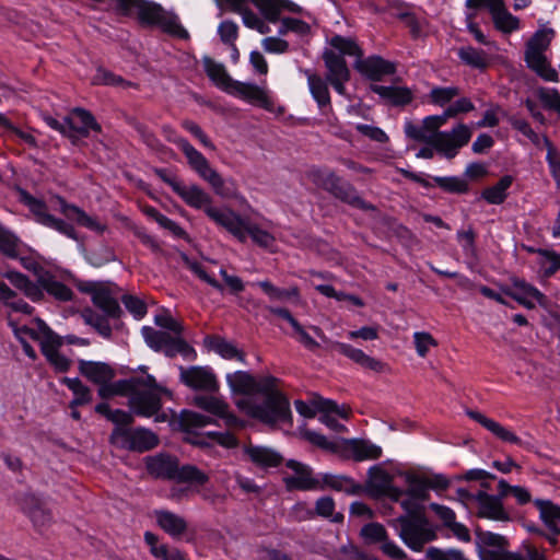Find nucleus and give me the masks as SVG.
Here are the masks:
<instances>
[{
	"mask_svg": "<svg viewBox=\"0 0 560 560\" xmlns=\"http://www.w3.org/2000/svg\"><path fill=\"white\" fill-rule=\"evenodd\" d=\"M315 512L318 516L329 518L334 523H342L343 514L335 513V501L331 497H322L315 503Z\"/></svg>",
	"mask_w": 560,
	"mask_h": 560,
	"instance_id": "55",
	"label": "nucleus"
},
{
	"mask_svg": "<svg viewBox=\"0 0 560 560\" xmlns=\"http://www.w3.org/2000/svg\"><path fill=\"white\" fill-rule=\"evenodd\" d=\"M512 287L513 290L509 291L508 295L528 310L535 307V303L530 299L535 300L540 305L546 303L545 294L523 279H512Z\"/></svg>",
	"mask_w": 560,
	"mask_h": 560,
	"instance_id": "22",
	"label": "nucleus"
},
{
	"mask_svg": "<svg viewBox=\"0 0 560 560\" xmlns=\"http://www.w3.org/2000/svg\"><path fill=\"white\" fill-rule=\"evenodd\" d=\"M331 348L365 369L375 372H382L384 370L385 364L383 362L369 357L362 350L355 349L351 345L336 341L331 345Z\"/></svg>",
	"mask_w": 560,
	"mask_h": 560,
	"instance_id": "30",
	"label": "nucleus"
},
{
	"mask_svg": "<svg viewBox=\"0 0 560 560\" xmlns=\"http://www.w3.org/2000/svg\"><path fill=\"white\" fill-rule=\"evenodd\" d=\"M370 89L373 93L394 106H405L410 104L413 100L412 91L406 86L372 84Z\"/></svg>",
	"mask_w": 560,
	"mask_h": 560,
	"instance_id": "31",
	"label": "nucleus"
},
{
	"mask_svg": "<svg viewBox=\"0 0 560 560\" xmlns=\"http://www.w3.org/2000/svg\"><path fill=\"white\" fill-rule=\"evenodd\" d=\"M229 92L249 103L257 104L265 108H268L270 105V101L266 91L254 83L234 81Z\"/></svg>",
	"mask_w": 560,
	"mask_h": 560,
	"instance_id": "29",
	"label": "nucleus"
},
{
	"mask_svg": "<svg viewBox=\"0 0 560 560\" xmlns=\"http://www.w3.org/2000/svg\"><path fill=\"white\" fill-rule=\"evenodd\" d=\"M535 506L539 510L540 517L553 535L560 534V506L549 500L536 499Z\"/></svg>",
	"mask_w": 560,
	"mask_h": 560,
	"instance_id": "39",
	"label": "nucleus"
},
{
	"mask_svg": "<svg viewBox=\"0 0 560 560\" xmlns=\"http://www.w3.org/2000/svg\"><path fill=\"white\" fill-rule=\"evenodd\" d=\"M78 364L80 374L96 385L108 383L113 381L116 375L115 370L105 362L79 360Z\"/></svg>",
	"mask_w": 560,
	"mask_h": 560,
	"instance_id": "26",
	"label": "nucleus"
},
{
	"mask_svg": "<svg viewBox=\"0 0 560 560\" xmlns=\"http://www.w3.org/2000/svg\"><path fill=\"white\" fill-rule=\"evenodd\" d=\"M207 217L218 226L226 230L241 243H245L249 236L252 241L264 248L275 245V237L268 231L260 229L249 219L243 218L230 208L212 207L208 209Z\"/></svg>",
	"mask_w": 560,
	"mask_h": 560,
	"instance_id": "3",
	"label": "nucleus"
},
{
	"mask_svg": "<svg viewBox=\"0 0 560 560\" xmlns=\"http://www.w3.org/2000/svg\"><path fill=\"white\" fill-rule=\"evenodd\" d=\"M457 56L464 65L478 70H485L490 65V58L485 50L469 45L458 48Z\"/></svg>",
	"mask_w": 560,
	"mask_h": 560,
	"instance_id": "42",
	"label": "nucleus"
},
{
	"mask_svg": "<svg viewBox=\"0 0 560 560\" xmlns=\"http://www.w3.org/2000/svg\"><path fill=\"white\" fill-rule=\"evenodd\" d=\"M156 326L165 329V331L182 337L184 332V326L180 322L176 320L170 314H159L154 317Z\"/></svg>",
	"mask_w": 560,
	"mask_h": 560,
	"instance_id": "62",
	"label": "nucleus"
},
{
	"mask_svg": "<svg viewBox=\"0 0 560 560\" xmlns=\"http://www.w3.org/2000/svg\"><path fill=\"white\" fill-rule=\"evenodd\" d=\"M211 422V419L207 416L200 415L195 411L184 410L180 413L179 424L182 429L192 436L186 438V441L194 445L203 446L207 445L205 438L200 435H194L195 430L199 428H203Z\"/></svg>",
	"mask_w": 560,
	"mask_h": 560,
	"instance_id": "27",
	"label": "nucleus"
},
{
	"mask_svg": "<svg viewBox=\"0 0 560 560\" xmlns=\"http://www.w3.org/2000/svg\"><path fill=\"white\" fill-rule=\"evenodd\" d=\"M324 482L329 488L347 494H358L362 489L359 483L347 476L325 475Z\"/></svg>",
	"mask_w": 560,
	"mask_h": 560,
	"instance_id": "50",
	"label": "nucleus"
},
{
	"mask_svg": "<svg viewBox=\"0 0 560 560\" xmlns=\"http://www.w3.org/2000/svg\"><path fill=\"white\" fill-rule=\"evenodd\" d=\"M194 401L198 408L218 417L229 409V405L223 399L214 396H196Z\"/></svg>",
	"mask_w": 560,
	"mask_h": 560,
	"instance_id": "54",
	"label": "nucleus"
},
{
	"mask_svg": "<svg viewBox=\"0 0 560 560\" xmlns=\"http://www.w3.org/2000/svg\"><path fill=\"white\" fill-rule=\"evenodd\" d=\"M206 342L210 349L215 351L222 358L232 360L236 359L240 362H245V353L240 351L232 342L226 341L224 338L219 336L207 337Z\"/></svg>",
	"mask_w": 560,
	"mask_h": 560,
	"instance_id": "45",
	"label": "nucleus"
},
{
	"mask_svg": "<svg viewBox=\"0 0 560 560\" xmlns=\"http://www.w3.org/2000/svg\"><path fill=\"white\" fill-rule=\"evenodd\" d=\"M228 384L234 394L264 396L261 402L250 397L240 398L236 407L246 416L264 424L275 427L278 424H292V411L288 397L279 389L281 381L272 375L256 378L245 371H236L226 375Z\"/></svg>",
	"mask_w": 560,
	"mask_h": 560,
	"instance_id": "1",
	"label": "nucleus"
},
{
	"mask_svg": "<svg viewBox=\"0 0 560 560\" xmlns=\"http://www.w3.org/2000/svg\"><path fill=\"white\" fill-rule=\"evenodd\" d=\"M56 200L59 205V211L69 220H74L81 226L102 234L106 230V225L101 223L96 218L89 215L83 209L75 205L68 203L65 198L57 196Z\"/></svg>",
	"mask_w": 560,
	"mask_h": 560,
	"instance_id": "23",
	"label": "nucleus"
},
{
	"mask_svg": "<svg viewBox=\"0 0 560 560\" xmlns=\"http://www.w3.org/2000/svg\"><path fill=\"white\" fill-rule=\"evenodd\" d=\"M431 145L447 159L455 158L458 152L457 147L447 132H438V137H434Z\"/></svg>",
	"mask_w": 560,
	"mask_h": 560,
	"instance_id": "59",
	"label": "nucleus"
},
{
	"mask_svg": "<svg viewBox=\"0 0 560 560\" xmlns=\"http://www.w3.org/2000/svg\"><path fill=\"white\" fill-rule=\"evenodd\" d=\"M25 245L9 229L0 223V253L7 258H18L24 253Z\"/></svg>",
	"mask_w": 560,
	"mask_h": 560,
	"instance_id": "41",
	"label": "nucleus"
},
{
	"mask_svg": "<svg viewBox=\"0 0 560 560\" xmlns=\"http://www.w3.org/2000/svg\"><path fill=\"white\" fill-rule=\"evenodd\" d=\"M460 93L457 86H435L430 91V101L439 106H444Z\"/></svg>",
	"mask_w": 560,
	"mask_h": 560,
	"instance_id": "60",
	"label": "nucleus"
},
{
	"mask_svg": "<svg viewBox=\"0 0 560 560\" xmlns=\"http://www.w3.org/2000/svg\"><path fill=\"white\" fill-rule=\"evenodd\" d=\"M304 74L307 78L308 88L312 96L315 98L319 107H324L330 104V95L327 86V82L311 70H304Z\"/></svg>",
	"mask_w": 560,
	"mask_h": 560,
	"instance_id": "43",
	"label": "nucleus"
},
{
	"mask_svg": "<svg viewBox=\"0 0 560 560\" xmlns=\"http://www.w3.org/2000/svg\"><path fill=\"white\" fill-rule=\"evenodd\" d=\"M203 67L207 75L220 88L230 90L234 80L228 74L223 65L215 62L210 57L203 58Z\"/></svg>",
	"mask_w": 560,
	"mask_h": 560,
	"instance_id": "46",
	"label": "nucleus"
},
{
	"mask_svg": "<svg viewBox=\"0 0 560 560\" xmlns=\"http://www.w3.org/2000/svg\"><path fill=\"white\" fill-rule=\"evenodd\" d=\"M147 469L155 478L175 480L203 486L209 481V476L194 465L179 467L178 459L171 455L159 454L150 457Z\"/></svg>",
	"mask_w": 560,
	"mask_h": 560,
	"instance_id": "5",
	"label": "nucleus"
},
{
	"mask_svg": "<svg viewBox=\"0 0 560 560\" xmlns=\"http://www.w3.org/2000/svg\"><path fill=\"white\" fill-rule=\"evenodd\" d=\"M323 190L353 208L363 211H376L374 205L362 199L357 189L350 183L342 180L335 172L329 175Z\"/></svg>",
	"mask_w": 560,
	"mask_h": 560,
	"instance_id": "13",
	"label": "nucleus"
},
{
	"mask_svg": "<svg viewBox=\"0 0 560 560\" xmlns=\"http://www.w3.org/2000/svg\"><path fill=\"white\" fill-rule=\"evenodd\" d=\"M141 335L152 350L161 351L168 358H174L177 354L190 361L197 358L196 350L183 337L150 326H143Z\"/></svg>",
	"mask_w": 560,
	"mask_h": 560,
	"instance_id": "9",
	"label": "nucleus"
},
{
	"mask_svg": "<svg viewBox=\"0 0 560 560\" xmlns=\"http://www.w3.org/2000/svg\"><path fill=\"white\" fill-rule=\"evenodd\" d=\"M85 322L91 325L102 337L109 339L112 337V327L104 316L92 310H86L83 314Z\"/></svg>",
	"mask_w": 560,
	"mask_h": 560,
	"instance_id": "58",
	"label": "nucleus"
},
{
	"mask_svg": "<svg viewBox=\"0 0 560 560\" xmlns=\"http://www.w3.org/2000/svg\"><path fill=\"white\" fill-rule=\"evenodd\" d=\"M93 84L97 85H109L120 88L122 90L135 88L138 89V84L131 81L125 80L122 77L115 74L114 72L105 69L97 68L95 75L93 77Z\"/></svg>",
	"mask_w": 560,
	"mask_h": 560,
	"instance_id": "47",
	"label": "nucleus"
},
{
	"mask_svg": "<svg viewBox=\"0 0 560 560\" xmlns=\"http://www.w3.org/2000/svg\"><path fill=\"white\" fill-rule=\"evenodd\" d=\"M114 293L110 284L106 283L104 288L97 292L92 302L96 307L102 310L107 317L118 318L121 314V308Z\"/></svg>",
	"mask_w": 560,
	"mask_h": 560,
	"instance_id": "37",
	"label": "nucleus"
},
{
	"mask_svg": "<svg viewBox=\"0 0 560 560\" xmlns=\"http://www.w3.org/2000/svg\"><path fill=\"white\" fill-rule=\"evenodd\" d=\"M390 525L397 530L405 545L413 551H421L425 544L436 537L424 514L400 515L393 520Z\"/></svg>",
	"mask_w": 560,
	"mask_h": 560,
	"instance_id": "7",
	"label": "nucleus"
},
{
	"mask_svg": "<svg viewBox=\"0 0 560 560\" xmlns=\"http://www.w3.org/2000/svg\"><path fill=\"white\" fill-rule=\"evenodd\" d=\"M244 454L256 466L260 468L278 467L282 456L272 448L248 444L244 446Z\"/></svg>",
	"mask_w": 560,
	"mask_h": 560,
	"instance_id": "28",
	"label": "nucleus"
},
{
	"mask_svg": "<svg viewBox=\"0 0 560 560\" xmlns=\"http://www.w3.org/2000/svg\"><path fill=\"white\" fill-rule=\"evenodd\" d=\"M37 282L42 291H46L49 295L61 302H68L73 299V291L65 283L58 281L54 275L48 271L42 272Z\"/></svg>",
	"mask_w": 560,
	"mask_h": 560,
	"instance_id": "35",
	"label": "nucleus"
},
{
	"mask_svg": "<svg viewBox=\"0 0 560 560\" xmlns=\"http://www.w3.org/2000/svg\"><path fill=\"white\" fill-rule=\"evenodd\" d=\"M514 182L513 176L504 175L500 180L482 190L481 197L490 205H501L508 197V189Z\"/></svg>",
	"mask_w": 560,
	"mask_h": 560,
	"instance_id": "44",
	"label": "nucleus"
},
{
	"mask_svg": "<svg viewBox=\"0 0 560 560\" xmlns=\"http://www.w3.org/2000/svg\"><path fill=\"white\" fill-rule=\"evenodd\" d=\"M354 68L362 75L372 81H382L386 75L396 73V65L381 56H370L368 58H359L354 62Z\"/></svg>",
	"mask_w": 560,
	"mask_h": 560,
	"instance_id": "19",
	"label": "nucleus"
},
{
	"mask_svg": "<svg viewBox=\"0 0 560 560\" xmlns=\"http://www.w3.org/2000/svg\"><path fill=\"white\" fill-rule=\"evenodd\" d=\"M179 380L186 386L205 392H218L219 383L215 374L209 366H179Z\"/></svg>",
	"mask_w": 560,
	"mask_h": 560,
	"instance_id": "15",
	"label": "nucleus"
},
{
	"mask_svg": "<svg viewBox=\"0 0 560 560\" xmlns=\"http://www.w3.org/2000/svg\"><path fill=\"white\" fill-rule=\"evenodd\" d=\"M23 511L30 517L33 525L39 530L46 528L52 522L51 512L43 502L33 495L25 499Z\"/></svg>",
	"mask_w": 560,
	"mask_h": 560,
	"instance_id": "33",
	"label": "nucleus"
},
{
	"mask_svg": "<svg viewBox=\"0 0 560 560\" xmlns=\"http://www.w3.org/2000/svg\"><path fill=\"white\" fill-rule=\"evenodd\" d=\"M168 141L175 143L184 153L189 166L206 180L214 194L222 198H231L235 195L233 182L225 180L214 168L210 166L206 156L195 149L185 138H168Z\"/></svg>",
	"mask_w": 560,
	"mask_h": 560,
	"instance_id": "4",
	"label": "nucleus"
},
{
	"mask_svg": "<svg viewBox=\"0 0 560 560\" xmlns=\"http://www.w3.org/2000/svg\"><path fill=\"white\" fill-rule=\"evenodd\" d=\"M114 387L115 396H131L136 389L139 387H153L160 388V385L156 383L155 378L147 374L144 376H131L126 380H118L116 382H112Z\"/></svg>",
	"mask_w": 560,
	"mask_h": 560,
	"instance_id": "36",
	"label": "nucleus"
},
{
	"mask_svg": "<svg viewBox=\"0 0 560 560\" xmlns=\"http://www.w3.org/2000/svg\"><path fill=\"white\" fill-rule=\"evenodd\" d=\"M405 480L407 490H404V495L412 497L419 501H424L429 497V489L425 476L417 474H406Z\"/></svg>",
	"mask_w": 560,
	"mask_h": 560,
	"instance_id": "48",
	"label": "nucleus"
},
{
	"mask_svg": "<svg viewBox=\"0 0 560 560\" xmlns=\"http://www.w3.org/2000/svg\"><path fill=\"white\" fill-rule=\"evenodd\" d=\"M405 133L408 138L415 141L423 142L430 145L433 141V137L427 131L423 124L417 125L411 121L406 122Z\"/></svg>",
	"mask_w": 560,
	"mask_h": 560,
	"instance_id": "63",
	"label": "nucleus"
},
{
	"mask_svg": "<svg viewBox=\"0 0 560 560\" xmlns=\"http://www.w3.org/2000/svg\"><path fill=\"white\" fill-rule=\"evenodd\" d=\"M545 142L548 148L546 159L555 180L557 182L558 186H560V152L553 148L548 138H545Z\"/></svg>",
	"mask_w": 560,
	"mask_h": 560,
	"instance_id": "64",
	"label": "nucleus"
},
{
	"mask_svg": "<svg viewBox=\"0 0 560 560\" xmlns=\"http://www.w3.org/2000/svg\"><path fill=\"white\" fill-rule=\"evenodd\" d=\"M154 515L158 525L173 538L180 537L187 529L186 520L171 511L156 510Z\"/></svg>",
	"mask_w": 560,
	"mask_h": 560,
	"instance_id": "34",
	"label": "nucleus"
},
{
	"mask_svg": "<svg viewBox=\"0 0 560 560\" xmlns=\"http://www.w3.org/2000/svg\"><path fill=\"white\" fill-rule=\"evenodd\" d=\"M144 540L150 547L151 553L160 560H188L178 549L170 548L165 544H159L158 536L151 532H145Z\"/></svg>",
	"mask_w": 560,
	"mask_h": 560,
	"instance_id": "40",
	"label": "nucleus"
},
{
	"mask_svg": "<svg viewBox=\"0 0 560 560\" xmlns=\"http://www.w3.org/2000/svg\"><path fill=\"white\" fill-rule=\"evenodd\" d=\"M167 389L160 385V388L139 387L129 397V407L137 416L150 418L156 415L161 407L160 393H166Z\"/></svg>",
	"mask_w": 560,
	"mask_h": 560,
	"instance_id": "14",
	"label": "nucleus"
},
{
	"mask_svg": "<svg viewBox=\"0 0 560 560\" xmlns=\"http://www.w3.org/2000/svg\"><path fill=\"white\" fill-rule=\"evenodd\" d=\"M185 266L195 273L201 281L206 282L218 291H223V285L212 276H210L202 264L189 259L186 255H183Z\"/></svg>",
	"mask_w": 560,
	"mask_h": 560,
	"instance_id": "56",
	"label": "nucleus"
},
{
	"mask_svg": "<svg viewBox=\"0 0 560 560\" xmlns=\"http://www.w3.org/2000/svg\"><path fill=\"white\" fill-rule=\"evenodd\" d=\"M62 383L72 390L74 399L70 402V407L73 409L77 406H82L91 402L92 394L88 386H85L78 377L70 378L65 377Z\"/></svg>",
	"mask_w": 560,
	"mask_h": 560,
	"instance_id": "49",
	"label": "nucleus"
},
{
	"mask_svg": "<svg viewBox=\"0 0 560 560\" xmlns=\"http://www.w3.org/2000/svg\"><path fill=\"white\" fill-rule=\"evenodd\" d=\"M21 200L28 207L39 224L54 229L69 238L78 240L73 225L50 214L47 205L43 200L33 197L24 190L21 192Z\"/></svg>",
	"mask_w": 560,
	"mask_h": 560,
	"instance_id": "12",
	"label": "nucleus"
},
{
	"mask_svg": "<svg viewBox=\"0 0 560 560\" xmlns=\"http://www.w3.org/2000/svg\"><path fill=\"white\" fill-rule=\"evenodd\" d=\"M345 454L355 462L378 459L382 456V448L369 440L351 439L345 441Z\"/></svg>",
	"mask_w": 560,
	"mask_h": 560,
	"instance_id": "24",
	"label": "nucleus"
},
{
	"mask_svg": "<svg viewBox=\"0 0 560 560\" xmlns=\"http://www.w3.org/2000/svg\"><path fill=\"white\" fill-rule=\"evenodd\" d=\"M256 284L271 301L282 302L299 295L298 288L280 289L273 285L269 280L259 281Z\"/></svg>",
	"mask_w": 560,
	"mask_h": 560,
	"instance_id": "53",
	"label": "nucleus"
},
{
	"mask_svg": "<svg viewBox=\"0 0 560 560\" xmlns=\"http://www.w3.org/2000/svg\"><path fill=\"white\" fill-rule=\"evenodd\" d=\"M287 467L295 472L283 479L288 490H312L318 486V481L312 476L308 466L294 459L287 462Z\"/></svg>",
	"mask_w": 560,
	"mask_h": 560,
	"instance_id": "21",
	"label": "nucleus"
},
{
	"mask_svg": "<svg viewBox=\"0 0 560 560\" xmlns=\"http://www.w3.org/2000/svg\"><path fill=\"white\" fill-rule=\"evenodd\" d=\"M329 44L335 49V51L338 55H341L343 58L345 56H354L357 59L363 57L362 49L351 38L335 35L331 37Z\"/></svg>",
	"mask_w": 560,
	"mask_h": 560,
	"instance_id": "52",
	"label": "nucleus"
},
{
	"mask_svg": "<svg viewBox=\"0 0 560 560\" xmlns=\"http://www.w3.org/2000/svg\"><path fill=\"white\" fill-rule=\"evenodd\" d=\"M69 124V139L74 143L80 137L86 138L91 131L102 132L101 125L96 121L91 112L75 107L67 116Z\"/></svg>",
	"mask_w": 560,
	"mask_h": 560,
	"instance_id": "17",
	"label": "nucleus"
},
{
	"mask_svg": "<svg viewBox=\"0 0 560 560\" xmlns=\"http://www.w3.org/2000/svg\"><path fill=\"white\" fill-rule=\"evenodd\" d=\"M3 277L8 279L13 287L22 291L24 295L31 299L33 302H38L44 299V292L42 291L39 283L33 282L24 273L16 270H8L3 273Z\"/></svg>",
	"mask_w": 560,
	"mask_h": 560,
	"instance_id": "32",
	"label": "nucleus"
},
{
	"mask_svg": "<svg viewBox=\"0 0 560 560\" xmlns=\"http://www.w3.org/2000/svg\"><path fill=\"white\" fill-rule=\"evenodd\" d=\"M433 182L438 187L448 194H466L469 185L465 178L458 176H435Z\"/></svg>",
	"mask_w": 560,
	"mask_h": 560,
	"instance_id": "51",
	"label": "nucleus"
},
{
	"mask_svg": "<svg viewBox=\"0 0 560 560\" xmlns=\"http://www.w3.org/2000/svg\"><path fill=\"white\" fill-rule=\"evenodd\" d=\"M467 416L478 422L502 442L512 443L520 446L524 445L523 441L514 432L503 427L498 421L486 417L481 412L476 410H468Z\"/></svg>",
	"mask_w": 560,
	"mask_h": 560,
	"instance_id": "25",
	"label": "nucleus"
},
{
	"mask_svg": "<svg viewBox=\"0 0 560 560\" xmlns=\"http://www.w3.org/2000/svg\"><path fill=\"white\" fill-rule=\"evenodd\" d=\"M361 537L366 544H382L386 540L388 534L386 528L380 523L365 524L360 530Z\"/></svg>",
	"mask_w": 560,
	"mask_h": 560,
	"instance_id": "57",
	"label": "nucleus"
},
{
	"mask_svg": "<svg viewBox=\"0 0 560 560\" xmlns=\"http://www.w3.org/2000/svg\"><path fill=\"white\" fill-rule=\"evenodd\" d=\"M466 7L470 9L488 8L495 27L504 33H511L518 28V19L506 10L504 0H466Z\"/></svg>",
	"mask_w": 560,
	"mask_h": 560,
	"instance_id": "16",
	"label": "nucleus"
},
{
	"mask_svg": "<svg viewBox=\"0 0 560 560\" xmlns=\"http://www.w3.org/2000/svg\"><path fill=\"white\" fill-rule=\"evenodd\" d=\"M110 443L121 450L142 453L154 448L159 438L144 428L116 427L110 434Z\"/></svg>",
	"mask_w": 560,
	"mask_h": 560,
	"instance_id": "11",
	"label": "nucleus"
},
{
	"mask_svg": "<svg viewBox=\"0 0 560 560\" xmlns=\"http://www.w3.org/2000/svg\"><path fill=\"white\" fill-rule=\"evenodd\" d=\"M118 11L126 16L137 15L144 25H156L163 32L182 39L189 37L175 14L166 12L160 4L145 0H117Z\"/></svg>",
	"mask_w": 560,
	"mask_h": 560,
	"instance_id": "2",
	"label": "nucleus"
},
{
	"mask_svg": "<svg viewBox=\"0 0 560 560\" xmlns=\"http://www.w3.org/2000/svg\"><path fill=\"white\" fill-rule=\"evenodd\" d=\"M369 487L375 495H384L393 501L404 497V490L393 485V476L380 466L369 469Z\"/></svg>",
	"mask_w": 560,
	"mask_h": 560,
	"instance_id": "18",
	"label": "nucleus"
},
{
	"mask_svg": "<svg viewBox=\"0 0 560 560\" xmlns=\"http://www.w3.org/2000/svg\"><path fill=\"white\" fill-rule=\"evenodd\" d=\"M34 323L36 325L34 328L27 326L18 328L14 326L15 335L20 337L21 334H24L30 336L33 340L38 341L43 354L46 357L47 361L54 365L56 371L67 372L70 369L71 361L58 350L61 346L59 336L56 335L43 319L35 318Z\"/></svg>",
	"mask_w": 560,
	"mask_h": 560,
	"instance_id": "6",
	"label": "nucleus"
},
{
	"mask_svg": "<svg viewBox=\"0 0 560 560\" xmlns=\"http://www.w3.org/2000/svg\"><path fill=\"white\" fill-rule=\"evenodd\" d=\"M153 172L160 179L167 184L187 206L203 210L206 214L208 209H212L211 196L198 185H185L166 168H154Z\"/></svg>",
	"mask_w": 560,
	"mask_h": 560,
	"instance_id": "10",
	"label": "nucleus"
},
{
	"mask_svg": "<svg viewBox=\"0 0 560 560\" xmlns=\"http://www.w3.org/2000/svg\"><path fill=\"white\" fill-rule=\"evenodd\" d=\"M474 499L478 502V516L493 521L508 522L510 515L505 511L501 497L479 491Z\"/></svg>",
	"mask_w": 560,
	"mask_h": 560,
	"instance_id": "20",
	"label": "nucleus"
},
{
	"mask_svg": "<svg viewBox=\"0 0 560 560\" xmlns=\"http://www.w3.org/2000/svg\"><path fill=\"white\" fill-rule=\"evenodd\" d=\"M301 435L304 440L312 443L313 445L330 452L337 451V445L335 442L329 441L325 435L315 432L310 429H304L301 431Z\"/></svg>",
	"mask_w": 560,
	"mask_h": 560,
	"instance_id": "61",
	"label": "nucleus"
},
{
	"mask_svg": "<svg viewBox=\"0 0 560 560\" xmlns=\"http://www.w3.org/2000/svg\"><path fill=\"white\" fill-rule=\"evenodd\" d=\"M323 60L327 69L326 80L332 78L350 79V70L345 58L334 49H326L323 52Z\"/></svg>",
	"mask_w": 560,
	"mask_h": 560,
	"instance_id": "38",
	"label": "nucleus"
},
{
	"mask_svg": "<svg viewBox=\"0 0 560 560\" xmlns=\"http://www.w3.org/2000/svg\"><path fill=\"white\" fill-rule=\"evenodd\" d=\"M553 35L555 32L551 28L538 30L527 43L525 51L527 66L549 82L559 80L558 72L550 66L544 54L548 49Z\"/></svg>",
	"mask_w": 560,
	"mask_h": 560,
	"instance_id": "8",
	"label": "nucleus"
}]
</instances>
